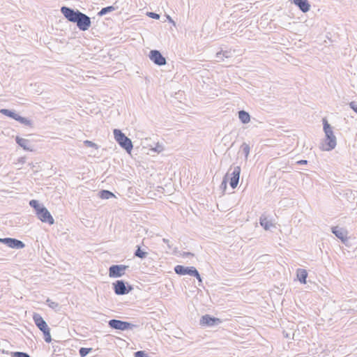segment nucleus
I'll return each mask as SVG.
<instances>
[{
  "mask_svg": "<svg viewBox=\"0 0 357 357\" xmlns=\"http://www.w3.org/2000/svg\"><path fill=\"white\" fill-rule=\"evenodd\" d=\"M199 323L202 326H213L220 324L221 321L218 318L212 317L208 314H206L201 317Z\"/></svg>",
  "mask_w": 357,
  "mask_h": 357,
  "instance_id": "nucleus-12",
  "label": "nucleus"
},
{
  "mask_svg": "<svg viewBox=\"0 0 357 357\" xmlns=\"http://www.w3.org/2000/svg\"><path fill=\"white\" fill-rule=\"evenodd\" d=\"M29 205L34 208L36 211V213L38 214V212L40 211V208H44V206L40 204L38 201L32 199L29 202Z\"/></svg>",
  "mask_w": 357,
  "mask_h": 357,
  "instance_id": "nucleus-22",
  "label": "nucleus"
},
{
  "mask_svg": "<svg viewBox=\"0 0 357 357\" xmlns=\"http://www.w3.org/2000/svg\"><path fill=\"white\" fill-rule=\"evenodd\" d=\"M84 144H85V146H86L88 147H93V148H95L96 149H98V146L96 144H95L94 142L89 141V140H85L84 142Z\"/></svg>",
  "mask_w": 357,
  "mask_h": 357,
  "instance_id": "nucleus-32",
  "label": "nucleus"
},
{
  "mask_svg": "<svg viewBox=\"0 0 357 357\" xmlns=\"http://www.w3.org/2000/svg\"><path fill=\"white\" fill-rule=\"evenodd\" d=\"M307 277V273L306 270L298 268L297 270V278L302 284L306 283V278Z\"/></svg>",
  "mask_w": 357,
  "mask_h": 357,
  "instance_id": "nucleus-19",
  "label": "nucleus"
},
{
  "mask_svg": "<svg viewBox=\"0 0 357 357\" xmlns=\"http://www.w3.org/2000/svg\"><path fill=\"white\" fill-rule=\"evenodd\" d=\"M303 13H307L310 9V4L307 0H291Z\"/></svg>",
  "mask_w": 357,
  "mask_h": 357,
  "instance_id": "nucleus-15",
  "label": "nucleus"
},
{
  "mask_svg": "<svg viewBox=\"0 0 357 357\" xmlns=\"http://www.w3.org/2000/svg\"><path fill=\"white\" fill-rule=\"evenodd\" d=\"M149 59L158 66L166 64V59L158 50H151L149 53Z\"/></svg>",
  "mask_w": 357,
  "mask_h": 357,
  "instance_id": "nucleus-10",
  "label": "nucleus"
},
{
  "mask_svg": "<svg viewBox=\"0 0 357 357\" xmlns=\"http://www.w3.org/2000/svg\"><path fill=\"white\" fill-rule=\"evenodd\" d=\"M229 176V172L225 176V177L223 178V180L220 184V188L223 190H225L226 188H227V177Z\"/></svg>",
  "mask_w": 357,
  "mask_h": 357,
  "instance_id": "nucleus-31",
  "label": "nucleus"
},
{
  "mask_svg": "<svg viewBox=\"0 0 357 357\" xmlns=\"http://www.w3.org/2000/svg\"><path fill=\"white\" fill-rule=\"evenodd\" d=\"M297 163L299 165H305L307 163V161L305 160H301L298 161Z\"/></svg>",
  "mask_w": 357,
  "mask_h": 357,
  "instance_id": "nucleus-40",
  "label": "nucleus"
},
{
  "mask_svg": "<svg viewBox=\"0 0 357 357\" xmlns=\"http://www.w3.org/2000/svg\"><path fill=\"white\" fill-rule=\"evenodd\" d=\"M151 150L159 153H161L164 150V146L162 145V144L158 142L155 144V146L151 149Z\"/></svg>",
  "mask_w": 357,
  "mask_h": 357,
  "instance_id": "nucleus-28",
  "label": "nucleus"
},
{
  "mask_svg": "<svg viewBox=\"0 0 357 357\" xmlns=\"http://www.w3.org/2000/svg\"><path fill=\"white\" fill-rule=\"evenodd\" d=\"M128 268L125 265H112L109 268L110 278H119L125 274V271Z\"/></svg>",
  "mask_w": 357,
  "mask_h": 357,
  "instance_id": "nucleus-7",
  "label": "nucleus"
},
{
  "mask_svg": "<svg viewBox=\"0 0 357 357\" xmlns=\"http://www.w3.org/2000/svg\"><path fill=\"white\" fill-rule=\"evenodd\" d=\"M44 335V339L46 342H50L52 341V337L50 335V328L45 331H42Z\"/></svg>",
  "mask_w": 357,
  "mask_h": 357,
  "instance_id": "nucleus-27",
  "label": "nucleus"
},
{
  "mask_svg": "<svg viewBox=\"0 0 357 357\" xmlns=\"http://www.w3.org/2000/svg\"><path fill=\"white\" fill-rule=\"evenodd\" d=\"M61 12L68 21L76 23L78 29L81 31L88 30L91 25V18L78 10L62 6Z\"/></svg>",
  "mask_w": 357,
  "mask_h": 357,
  "instance_id": "nucleus-1",
  "label": "nucleus"
},
{
  "mask_svg": "<svg viewBox=\"0 0 357 357\" xmlns=\"http://www.w3.org/2000/svg\"><path fill=\"white\" fill-rule=\"evenodd\" d=\"M222 56L225 58H229L231 56V51H222Z\"/></svg>",
  "mask_w": 357,
  "mask_h": 357,
  "instance_id": "nucleus-35",
  "label": "nucleus"
},
{
  "mask_svg": "<svg viewBox=\"0 0 357 357\" xmlns=\"http://www.w3.org/2000/svg\"><path fill=\"white\" fill-rule=\"evenodd\" d=\"M148 253L146 252L142 251L139 246H137V249L135 252V256L139 257L140 259H144L146 257Z\"/></svg>",
  "mask_w": 357,
  "mask_h": 357,
  "instance_id": "nucleus-23",
  "label": "nucleus"
},
{
  "mask_svg": "<svg viewBox=\"0 0 357 357\" xmlns=\"http://www.w3.org/2000/svg\"><path fill=\"white\" fill-rule=\"evenodd\" d=\"M193 276L195 277L199 280V282H202V278H201V276L199 273H198V275H193Z\"/></svg>",
  "mask_w": 357,
  "mask_h": 357,
  "instance_id": "nucleus-41",
  "label": "nucleus"
},
{
  "mask_svg": "<svg viewBox=\"0 0 357 357\" xmlns=\"http://www.w3.org/2000/svg\"><path fill=\"white\" fill-rule=\"evenodd\" d=\"M46 303L50 307L54 310H56L59 307V304L56 302H54L49 298L46 301Z\"/></svg>",
  "mask_w": 357,
  "mask_h": 357,
  "instance_id": "nucleus-30",
  "label": "nucleus"
},
{
  "mask_svg": "<svg viewBox=\"0 0 357 357\" xmlns=\"http://www.w3.org/2000/svg\"><path fill=\"white\" fill-rule=\"evenodd\" d=\"M240 174H241V167L239 166H236L233 168V171L231 173V177H230V181L229 184L230 186L234 189L238 185L239 178H240Z\"/></svg>",
  "mask_w": 357,
  "mask_h": 357,
  "instance_id": "nucleus-13",
  "label": "nucleus"
},
{
  "mask_svg": "<svg viewBox=\"0 0 357 357\" xmlns=\"http://www.w3.org/2000/svg\"><path fill=\"white\" fill-rule=\"evenodd\" d=\"M26 162V158L25 157H21L19 158L17 160V163H20V165H23Z\"/></svg>",
  "mask_w": 357,
  "mask_h": 357,
  "instance_id": "nucleus-38",
  "label": "nucleus"
},
{
  "mask_svg": "<svg viewBox=\"0 0 357 357\" xmlns=\"http://www.w3.org/2000/svg\"><path fill=\"white\" fill-rule=\"evenodd\" d=\"M92 350V348L82 347L79 350V354L81 357H85Z\"/></svg>",
  "mask_w": 357,
  "mask_h": 357,
  "instance_id": "nucleus-26",
  "label": "nucleus"
},
{
  "mask_svg": "<svg viewBox=\"0 0 357 357\" xmlns=\"http://www.w3.org/2000/svg\"><path fill=\"white\" fill-rule=\"evenodd\" d=\"M113 10H114V6H111L105 7L100 10V11L98 13V15L102 16V15L107 14V13L112 12Z\"/></svg>",
  "mask_w": 357,
  "mask_h": 357,
  "instance_id": "nucleus-24",
  "label": "nucleus"
},
{
  "mask_svg": "<svg viewBox=\"0 0 357 357\" xmlns=\"http://www.w3.org/2000/svg\"><path fill=\"white\" fill-rule=\"evenodd\" d=\"M0 242L14 249H22L25 247L22 241L12 238H0Z\"/></svg>",
  "mask_w": 357,
  "mask_h": 357,
  "instance_id": "nucleus-9",
  "label": "nucleus"
},
{
  "mask_svg": "<svg viewBox=\"0 0 357 357\" xmlns=\"http://www.w3.org/2000/svg\"><path fill=\"white\" fill-rule=\"evenodd\" d=\"M0 112L5 116H9V117L19 121L20 123L24 124L25 126H30V127L32 126L31 121L27 119L26 118L20 116L19 114H16L13 111H11V110H9L7 109H1L0 110Z\"/></svg>",
  "mask_w": 357,
  "mask_h": 357,
  "instance_id": "nucleus-4",
  "label": "nucleus"
},
{
  "mask_svg": "<svg viewBox=\"0 0 357 357\" xmlns=\"http://www.w3.org/2000/svg\"><path fill=\"white\" fill-rule=\"evenodd\" d=\"M149 16L156 20H158L160 18V15L155 13H149Z\"/></svg>",
  "mask_w": 357,
  "mask_h": 357,
  "instance_id": "nucleus-36",
  "label": "nucleus"
},
{
  "mask_svg": "<svg viewBox=\"0 0 357 357\" xmlns=\"http://www.w3.org/2000/svg\"><path fill=\"white\" fill-rule=\"evenodd\" d=\"M33 319L35 322V324L41 331H45L49 328L47 323L40 314H35L33 317Z\"/></svg>",
  "mask_w": 357,
  "mask_h": 357,
  "instance_id": "nucleus-14",
  "label": "nucleus"
},
{
  "mask_svg": "<svg viewBox=\"0 0 357 357\" xmlns=\"http://www.w3.org/2000/svg\"><path fill=\"white\" fill-rule=\"evenodd\" d=\"M108 324L109 327L114 329L121 330V331H126L128 329H132L134 326L133 324L127 322L123 321L121 320L118 319H111L109 321Z\"/></svg>",
  "mask_w": 357,
  "mask_h": 357,
  "instance_id": "nucleus-5",
  "label": "nucleus"
},
{
  "mask_svg": "<svg viewBox=\"0 0 357 357\" xmlns=\"http://www.w3.org/2000/svg\"><path fill=\"white\" fill-rule=\"evenodd\" d=\"M135 357H150L144 351H138L135 353Z\"/></svg>",
  "mask_w": 357,
  "mask_h": 357,
  "instance_id": "nucleus-33",
  "label": "nucleus"
},
{
  "mask_svg": "<svg viewBox=\"0 0 357 357\" xmlns=\"http://www.w3.org/2000/svg\"><path fill=\"white\" fill-rule=\"evenodd\" d=\"M238 118L243 123H248L250 121V114L244 110L238 112Z\"/></svg>",
  "mask_w": 357,
  "mask_h": 357,
  "instance_id": "nucleus-20",
  "label": "nucleus"
},
{
  "mask_svg": "<svg viewBox=\"0 0 357 357\" xmlns=\"http://www.w3.org/2000/svg\"><path fill=\"white\" fill-rule=\"evenodd\" d=\"M241 149L243 153L245 154V159H247L250 153V146L246 143H243L241 146Z\"/></svg>",
  "mask_w": 357,
  "mask_h": 357,
  "instance_id": "nucleus-25",
  "label": "nucleus"
},
{
  "mask_svg": "<svg viewBox=\"0 0 357 357\" xmlns=\"http://www.w3.org/2000/svg\"><path fill=\"white\" fill-rule=\"evenodd\" d=\"M222 51H221V52H218V53L216 54L215 57H216L218 59H222V60H223V59H222Z\"/></svg>",
  "mask_w": 357,
  "mask_h": 357,
  "instance_id": "nucleus-39",
  "label": "nucleus"
},
{
  "mask_svg": "<svg viewBox=\"0 0 357 357\" xmlns=\"http://www.w3.org/2000/svg\"><path fill=\"white\" fill-rule=\"evenodd\" d=\"M36 215L38 219L43 222H47L50 225H53L54 222L53 217L45 207L40 208V211L38 212Z\"/></svg>",
  "mask_w": 357,
  "mask_h": 357,
  "instance_id": "nucleus-11",
  "label": "nucleus"
},
{
  "mask_svg": "<svg viewBox=\"0 0 357 357\" xmlns=\"http://www.w3.org/2000/svg\"><path fill=\"white\" fill-rule=\"evenodd\" d=\"M259 222L265 230H269L272 227H273V224L265 215H261L260 217Z\"/></svg>",
  "mask_w": 357,
  "mask_h": 357,
  "instance_id": "nucleus-18",
  "label": "nucleus"
},
{
  "mask_svg": "<svg viewBox=\"0 0 357 357\" xmlns=\"http://www.w3.org/2000/svg\"><path fill=\"white\" fill-rule=\"evenodd\" d=\"M113 285L114 292L117 295L127 294L132 289L131 286L126 287L123 280H117L113 283Z\"/></svg>",
  "mask_w": 357,
  "mask_h": 357,
  "instance_id": "nucleus-6",
  "label": "nucleus"
},
{
  "mask_svg": "<svg viewBox=\"0 0 357 357\" xmlns=\"http://www.w3.org/2000/svg\"><path fill=\"white\" fill-rule=\"evenodd\" d=\"M15 141L17 144L19 146H20L24 150L29 151H33L32 146L30 144L29 140L17 136L15 138Z\"/></svg>",
  "mask_w": 357,
  "mask_h": 357,
  "instance_id": "nucleus-16",
  "label": "nucleus"
},
{
  "mask_svg": "<svg viewBox=\"0 0 357 357\" xmlns=\"http://www.w3.org/2000/svg\"><path fill=\"white\" fill-rule=\"evenodd\" d=\"M162 241H163L164 243H167V245H168V247L170 248V245H169V241L168 239H167V238H163V239H162Z\"/></svg>",
  "mask_w": 357,
  "mask_h": 357,
  "instance_id": "nucleus-42",
  "label": "nucleus"
},
{
  "mask_svg": "<svg viewBox=\"0 0 357 357\" xmlns=\"http://www.w3.org/2000/svg\"><path fill=\"white\" fill-rule=\"evenodd\" d=\"M324 125V131L325 133V142L321 146V150L325 151H330L335 149L337 144L336 137L335 136L333 128L328 123L327 119L324 118L322 119Z\"/></svg>",
  "mask_w": 357,
  "mask_h": 357,
  "instance_id": "nucleus-2",
  "label": "nucleus"
},
{
  "mask_svg": "<svg viewBox=\"0 0 357 357\" xmlns=\"http://www.w3.org/2000/svg\"><path fill=\"white\" fill-rule=\"evenodd\" d=\"M350 107L357 113V102L352 101L349 103Z\"/></svg>",
  "mask_w": 357,
  "mask_h": 357,
  "instance_id": "nucleus-34",
  "label": "nucleus"
},
{
  "mask_svg": "<svg viewBox=\"0 0 357 357\" xmlns=\"http://www.w3.org/2000/svg\"><path fill=\"white\" fill-rule=\"evenodd\" d=\"M181 255L183 257H193L194 256V254L191 253V252H183Z\"/></svg>",
  "mask_w": 357,
  "mask_h": 357,
  "instance_id": "nucleus-37",
  "label": "nucleus"
},
{
  "mask_svg": "<svg viewBox=\"0 0 357 357\" xmlns=\"http://www.w3.org/2000/svg\"><path fill=\"white\" fill-rule=\"evenodd\" d=\"M11 356H13V357H30V356L28 354L24 353V352H21V351L13 352L11 354Z\"/></svg>",
  "mask_w": 357,
  "mask_h": 357,
  "instance_id": "nucleus-29",
  "label": "nucleus"
},
{
  "mask_svg": "<svg viewBox=\"0 0 357 357\" xmlns=\"http://www.w3.org/2000/svg\"><path fill=\"white\" fill-rule=\"evenodd\" d=\"M174 271L176 274L181 275H189L192 276L198 275L197 270L193 266L185 267L181 265H177L174 267Z\"/></svg>",
  "mask_w": 357,
  "mask_h": 357,
  "instance_id": "nucleus-8",
  "label": "nucleus"
},
{
  "mask_svg": "<svg viewBox=\"0 0 357 357\" xmlns=\"http://www.w3.org/2000/svg\"><path fill=\"white\" fill-rule=\"evenodd\" d=\"M113 133L115 140L118 142L120 146L130 153L133 148L131 139L126 137L121 130L114 129Z\"/></svg>",
  "mask_w": 357,
  "mask_h": 357,
  "instance_id": "nucleus-3",
  "label": "nucleus"
},
{
  "mask_svg": "<svg viewBox=\"0 0 357 357\" xmlns=\"http://www.w3.org/2000/svg\"><path fill=\"white\" fill-rule=\"evenodd\" d=\"M332 232L343 243L347 240V232L344 229L334 227L332 228Z\"/></svg>",
  "mask_w": 357,
  "mask_h": 357,
  "instance_id": "nucleus-17",
  "label": "nucleus"
},
{
  "mask_svg": "<svg viewBox=\"0 0 357 357\" xmlns=\"http://www.w3.org/2000/svg\"><path fill=\"white\" fill-rule=\"evenodd\" d=\"M99 197L102 199H108L115 197V195L109 190H102L99 192Z\"/></svg>",
  "mask_w": 357,
  "mask_h": 357,
  "instance_id": "nucleus-21",
  "label": "nucleus"
}]
</instances>
